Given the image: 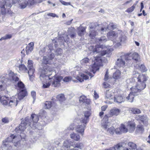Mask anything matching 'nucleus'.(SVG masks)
<instances>
[{"label":"nucleus","instance_id":"obj_43","mask_svg":"<svg viewBox=\"0 0 150 150\" xmlns=\"http://www.w3.org/2000/svg\"><path fill=\"white\" fill-rule=\"evenodd\" d=\"M51 107V102L49 101H47L45 104L44 108L45 109H48Z\"/></svg>","mask_w":150,"mask_h":150},{"label":"nucleus","instance_id":"obj_48","mask_svg":"<svg viewBox=\"0 0 150 150\" xmlns=\"http://www.w3.org/2000/svg\"><path fill=\"white\" fill-rule=\"evenodd\" d=\"M35 71V69L34 68H30V69H29L28 71V73L29 75H30L34 74V73Z\"/></svg>","mask_w":150,"mask_h":150},{"label":"nucleus","instance_id":"obj_63","mask_svg":"<svg viewBox=\"0 0 150 150\" xmlns=\"http://www.w3.org/2000/svg\"><path fill=\"white\" fill-rule=\"evenodd\" d=\"M29 79L31 81H33L34 79V75H29Z\"/></svg>","mask_w":150,"mask_h":150},{"label":"nucleus","instance_id":"obj_41","mask_svg":"<svg viewBox=\"0 0 150 150\" xmlns=\"http://www.w3.org/2000/svg\"><path fill=\"white\" fill-rule=\"evenodd\" d=\"M29 1L27 2L25 0H23L22 2L20 3V6L21 8H25L27 6V3H28Z\"/></svg>","mask_w":150,"mask_h":150},{"label":"nucleus","instance_id":"obj_37","mask_svg":"<svg viewBox=\"0 0 150 150\" xmlns=\"http://www.w3.org/2000/svg\"><path fill=\"white\" fill-rule=\"evenodd\" d=\"M57 99L60 101L62 102L65 100L64 96L63 94L58 95L57 97Z\"/></svg>","mask_w":150,"mask_h":150},{"label":"nucleus","instance_id":"obj_27","mask_svg":"<svg viewBox=\"0 0 150 150\" xmlns=\"http://www.w3.org/2000/svg\"><path fill=\"white\" fill-rule=\"evenodd\" d=\"M70 138L75 141H79L80 139V137L78 134L73 132L70 134Z\"/></svg>","mask_w":150,"mask_h":150},{"label":"nucleus","instance_id":"obj_26","mask_svg":"<svg viewBox=\"0 0 150 150\" xmlns=\"http://www.w3.org/2000/svg\"><path fill=\"white\" fill-rule=\"evenodd\" d=\"M139 63H139H136V64H135V67H136V68L138 69H139L142 72L146 71L147 70V69L145 68V66L144 65L142 64H141L140 66Z\"/></svg>","mask_w":150,"mask_h":150},{"label":"nucleus","instance_id":"obj_59","mask_svg":"<svg viewBox=\"0 0 150 150\" xmlns=\"http://www.w3.org/2000/svg\"><path fill=\"white\" fill-rule=\"evenodd\" d=\"M137 128L139 130H140L142 131H143L144 130V129L142 125H139L137 127Z\"/></svg>","mask_w":150,"mask_h":150},{"label":"nucleus","instance_id":"obj_28","mask_svg":"<svg viewBox=\"0 0 150 150\" xmlns=\"http://www.w3.org/2000/svg\"><path fill=\"white\" fill-rule=\"evenodd\" d=\"M124 101V99L121 96H118L114 97V101L115 102L120 103Z\"/></svg>","mask_w":150,"mask_h":150},{"label":"nucleus","instance_id":"obj_33","mask_svg":"<svg viewBox=\"0 0 150 150\" xmlns=\"http://www.w3.org/2000/svg\"><path fill=\"white\" fill-rule=\"evenodd\" d=\"M71 146H72L73 147H75L81 149L83 147V144L81 143H78L75 144V142H73L72 143Z\"/></svg>","mask_w":150,"mask_h":150},{"label":"nucleus","instance_id":"obj_35","mask_svg":"<svg viewBox=\"0 0 150 150\" xmlns=\"http://www.w3.org/2000/svg\"><path fill=\"white\" fill-rule=\"evenodd\" d=\"M39 114V116L42 119L45 118L47 115L46 112L43 110H40Z\"/></svg>","mask_w":150,"mask_h":150},{"label":"nucleus","instance_id":"obj_60","mask_svg":"<svg viewBox=\"0 0 150 150\" xmlns=\"http://www.w3.org/2000/svg\"><path fill=\"white\" fill-rule=\"evenodd\" d=\"M108 71H106V74L105 75L104 80L105 81H107L108 79Z\"/></svg>","mask_w":150,"mask_h":150},{"label":"nucleus","instance_id":"obj_62","mask_svg":"<svg viewBox=\"0 0 150 150\" xmlns=\"http://www.w3.org/2000/svg\"><path fill=\"white\" fill-rule=\"evenodd\" d=\"M110 85L107 83L104 82L103 83V86L104 88H108Z\"/></svg>","mask_w":150,"mask_h":150},{"label":"nucleus","instance_id":"obj_12","mask_svg":"<svg viewBox=\"0 0 150 150\" xmlns=\"http://www.w3.org/2000/svg\"><path fill=\"white\" fill-rule=\"evenodd\" d=\"M102 61V60L100 56L97 57L96 56L94 57V62L92 66L91 70V71L93 73H95L96 71L98 70L99 69V66L100 64V63Z\"/></svg>","mask_w":150,"mask_h":150},{"label":"nucleus","instance_id":"obj_3","mask_svg":"<svg viewBox=\"0 0 150 150\" xmlns=\"http://www.w3.org/2000/svg\"><path fill=\"white\" fill-rule=\"evenodd\" d=\"M9 76V79L15 83L16 87L17 89L20 91L19 92L18 96L19 100H21L25 97L26 94V92L25 89V85L21 81H19V78L17 77L16 75L13 73H10L8 74Z\"/></svg>","mask_w":150,"mask_h":150},{"label":"nucleus","instance_id":"obj_51","mask_svg":"<svg viewBox=\"0 0 150 150\" xmlns=\"http://www.w3.org/2000/svg\"><path fill=\"white\" fill-rule=\"evenodd\" d=\"M100 42H105L107 41L106 38L105 36H103L101 37L99 39Z\"/></svg>","mask_w":150,"mask_h":150},{"label":"nucleus","instance_id":"obj_5","mask_svg":"<svg viewBox=\"0 0 150 150\" xmlns=\"http://www.w3.org/2000/svg\"><path fill=\"white\" fill-rule=\"evenodd\" d=\"M111 123L108 122V117L105 115L104 117L101 124L102 128L107 132L108 134L113 135L115 132V128L111 127Z\"/></svg>","mask_w":150,"mask_h":150},{"label":"nucleus","instance_id":"obj_15","mask_svg":"<svg viewBox=\"0 0 150 150\" xmlns=\"http://www.w3.org/2000/svg\"><path fill=\"white\" fill-rule=\"evenodd\" d=\"M18 96H13L10 98H9V106L11 107H16L18 104V100L17 99V97Z\"/></svg>","mask_w":150,"mask_h":150},{"label":"nucleus","instance_id":"obj_42","mask_svg":"<svg viewBox=\"0 0 150 150\" xmlns=\"http://www.w3.org/2000/svg\"><path fill=\"white\" fill-rule=\"evenodd\" d=\"M12 37V35L11 34H7L6 35L1 38L0 39V40H6L8 39H9L11 38Z\"/></svg>","mask_w":150,"mask_h":150},{"label":"nucleus","instance_id":"obj_55","mask_svg":"<svg viewBox=\"0 0 150 150\" xmlns=\"http://www.w3.org/2000/svg\"><path fill=\"white\" fill-rule=\"evenodd\" d=\"M47 15L48 16H50L53 17H57L58 18V16L57 15H56L55 13H48L47 14Z\"/></svg>","mask_w":150,"mask_h":150},{"label":"nucleus","instance_id":"obj_13","mask_svg":"<svg viewBox=\"0 0 150 150\" xmlns=\"http://www.w3.org/2000/svg\"><path fill=\"white\" fill-rule=\"evenodd\" d=\"M89 76L91 78L93 76H91V74L88 71H86L84 73L79 74L76 77V79L79 82H81L84 81V80H86L89 79Z\"/></svg>","mask_w":150,"mask_h":150},{"label":"nucleus","instance_id":"obj_30","mask_svg":"<svg viewBox=\"0 0 150 150\" xmlns=\"http://www.w3.org/2000/svg\"><path fill=\"white\" fill-rule=\"evenodd\" d=\"M137 120H141L143 123L147 121V117L146 116H141L140 115H137L136 117Z\"/></svg>","mask_w":150,"mask_h":150},{"label":"nucleus","instance_id":"obj_21","mask_svg":"<svg viewBox=\"0 0 150 150\" xmlns=\"http://www.w3.org/2000/svg\"><path fill=\"white\" fill-rule=\"evenodd\" d=\"M85 117L82 118L81 121V123H85V124L88 122V117L90 116L91 113L90 111H86L84 112Z\"/></svg>","mask_w":150,"mask_h":150},{"label":"nucleus","instance_id":"obj_10","mask_svg":"<svg viewBox=\"0 0 150 150\" xmlns=\"http://www.w3.org/2000/svg\"><path fill=\"white\" fill-rule=\"evenodd\" d=\"M67 38L68 35H67L66 38L61 37L59 38H56L55 39L52 40V44L51 45L50 44L49 45L48 47V48L50 50V51L49 52V53L53 49V46H52L53 44H54V46L56 47L57 46V44L59 42V44H60L64 42V40L65 42L68 41V40H67Z\"/></svg>","mask_w":150,"mask_h":150},{"label":"nucleus","instance_id":"obj_40","mask_svg":"<svg viewBox=\"0 0 150 150\" xmlns=\"http://www.w3.org/2000/svg\"><path fill=\"white\" fill-rule=\"evenodd\" d=\"M131 111L133 114H139L141 113V110L137 108H132L131 109Z\"/></svg>","mask_w":150,"mask_h":150},{"label":"nucleus","instance_id":"obj_36","mask_svg":"<svg viewBox=\"0 0 150 150\" xmlns=\"http://www.w3.org/2000/svg\"><path fill=\"white\" fill-rule=\"evenodd\" d=\"M120 128L121 133H126L128 131V129L124 124H122Z\"/></svg>","mask_w":150,"mask_h":150},{"label":"nucleus","instance_id":"obj_2","mask_svg":"<svg viewBox=\"0 0 150 150\" xmlns=\"http://www.w3.org/2000/svg\"><path fill=\"white\" fill-rule=\"evenodd\" d=\"M50 56H48V58L46 56H44L42 61V62L45 64L42 69L40 70V78L41 80L44 79L46 80L45 81L43 82L42 88H49L51 84H52L51 79L49 77L52 74V71L53 69L48 66L47 64L52 63V60L54 58V54H49Z\"/></svg>","mask_w":150,"mask_h":150},{"label":"nucleus","instance_id":"obj_45","mask_svg":"<svg viewBox=\"0 0 150 150\" xmlns=\"http://www.w3.org/2000/svg\"><path fill=\"white\" fill-rule=\"evenodd\" d=\"M136 5V4H134L132 6L126 10L125 11L128 13L132 12L134 9Z\"/></svg>","mask_w":150,"mask_h":150},{"label":"nucleus","instance_id":"obj_4","mask_svg":"<svg viewBox=\"0 0 150 150\" xmlns=\"http://www.w3.org/2000/svg\"><path fill=\"white\" fill-rule=\"evenodd\" d=\"M108 38L112 41L113 42L115 43V46L116 47L120 46L122 42H123L126 39V37L125 35L119 34L114 31H110L107 34Z\"/></svg>","mask_w":150,"mask_h":150},{"label":"nucleus","instance_id":"obj_54","mask_svg":"<svg viewBox=\"0 0 150 150\" xmlns=\"http://www.w3.org/2000/svg\"><path fill=\"white\" fill-rule=\"evenodd\" d=\"M115 132L116 134H120L121 133V130L120 127L119 128H117L116 129H115Z\"/></svg>","mask_w":150,"mask_h":150},{"label":"nucleus","instance_id":"obj_20","mask_svg":"<svg viewBox=\"0 0 150 150\" xmlns=\"http://www.w3.org/2000/svg\"><path fill=\"white\" fill-rule=\"evenodd\" d=\"M79 101L80 103L82 105L83 104L88 105L90 103V100L84 96H81L80 97Z\"/></svg>","mask_w":150,"mask_h":150},{"label":"nucleus","instance_id":"obj_17","mask_svg":"<svg viewBox=\"0 0 150 150\" xmlns=\"http://www.w3.org/2000/svg\"><path fill=\"white\" fill-rule=\"evenodd\" d=\"M81 123L83 124L78 125L75 129L76 132L80 134L81 136H83L84 134L85 128L86 127V124L85 123Z\"/></svg>","mask_w":150,"mask_h":150},{"label":"nucleus","instance_id":"obj_52","mask_svg":"<svg viewBox=\"0 0 150 150\" xmlns=\"http://www.w3.org/2000/svg\"><path fill=\"white\" fill-rule=\"evenodd\" d=\"M45 51V48H43L39 52L40 55L42 56H43L45 54L44 53Z\"/></svg>","mask_w":150,"mask_h":150},{"label":"nucleus","instance_id":"obj_31","mask_svg":"<svg viewBox=\"0 0 150 150\" xmlns=\"http://www.w3.org/2000/svg\"><path fill=\"white\" fill-rule=\"evenodd\" d=\"M113 78L115 79H118L121 78V73L119 70H117L113 74Z\"/></svg>","mask_w":150,"mask_h":150},{"label":"nucleus","instance_id":"obj_18","mask_svg":"<svg viewBox=\"0 0 150 150\" xmlns=\"http://www.w3.org/2000/svg\"><path fill=\"white\" fill-rule=\"evenodd\" d=\"M128 130L129 132H133L135 128V125L134 122L132 121H128L126 124Z\"/></svg>","mask_w":150,"mask_h":150},{"label":"nucleus","instance_id":"obj_6","mask_svg":"<svg viewBox=\"0 0 150 150\" xmlns=\"http://www.w3.org/2000/svg\"><path fill=\"white\" fill-rule=\"evenodd\" d=\"M10 2L9 0H0V11L2 14L9 13V8L11 7Z\"/></svg>","mask_w":150,"mask_h":150},{"label":"nucleus","instance_id":"obj_46","mask_svg":"<svg viewBox=\"0 0 150 150\" xmlns=\"http://www.w3.org/2000/svg\"><path fill=\"white\" fill-rule=\"evenodd\" d=\"M89 61V59L87 58H85L81 61V63L82 65H85L88 63Z\"/></svg>","mask_w":150,"mask_h":150},{"label":"nucleus","instance_id":"obj_50","mask_svg":"<svg viewBox=\"0 0 150 150\" xmlns=\"http://www.w3.org/2000/svg\"><path fill=\"white\" fill-rule=\"evenodd\" d=\"M71 79H72L71 77L67 76L65 77L63 79V80L64 81L66 82H68L71 81Z\"/></svg>","mask_w":150,"mask_h":150},{"label":"nucleus","instance_id":"obj_64","mask_svg":"<svg viewBox=\"0 0 150 150\" xmlns=\"http://www.w3.org/2000/svg\"><path fill=\"white\" fill-rule=\"evenodd\" d=\"M107 108V106L105 105L101 107V110L102 111H105Z\"/></svg>","mask_w":150,"mask_h":150},{"label":"nucleus","instance_id":"obj_61","mask_svg":"<svg viewBox=\"0 0 150 150\" xmlns=\"http://www.w3.org/2000/svg\"><path fill=\"white\" fill-rule=\"evenodd\" d=\"M74 129V127L73 125H70L69 127H68L67 129L66 130L67 131H68L70 130H72Z\"/></svg>","mask_w":150,"mask_h":150},{"label":"nucleus","instance_id":"obj_39","mask_svg":"<svg viewBox=\"0 0 150 150\" xmlns=\"http://www.w3.org/2000/svg\"><path fill=\"white\" fill-rule=\"evenodd\" d=\"M125 144L124 143H120L115 145L114 147H115V149L120 150L122 147H123Z\"/></svg>","mask_w":150,"mask_h":150},{"label":"nucleus","instance_id":"obj_9","mask_svg":"<svg viewBox=\"0 0 150 150\" xmlns=\"http://www.w3.org/2000/svg\"><path fill=\"white\" fill-rule=\"evenodd\" d=\"M129 55L123 54L120 56L116 62V65L119 67H124L126 64L125 61L129 59Z\"/></svg>","mask_w":150,"mask_h":150},{"label":"nucleus","instance_id":"obj_29","mask_svg":"<svg viewBox=\"0 0 150 150\" xmlns=\"http://www.w3.org/2000/svg\"><path fill=\"white\" fill-rule=\"evenodd\" d=\"M4 78L3 77L0 81V91L4 90L6 87L5 85V82L4 80Z\"/></svg>","mask_w":150,"mask_h":150},{"label":"nucleus","instance_id":"obj_22","mask_svg":"<svg viewBox=\"0 0 150 150\" xmlns=\"http://www.w3.org/2000/svg\"><path fill=\"white\" fill-rule=\"evenodd\" d=\"M120 110L117 108H114L111 109L110 111V114L108 115H106L108 117H110L114 115L117 116L120 112Z\"/></svg>","mask_w":150,"mask_h":150},{"label":"nucleus","instance_id":"obj_34","mask_svg":"<svg viewBox=\"0 0 150 150\" xmlns=\"http://www.w3.org/2000/svg\"><path fill=\"white\" fill-rule=\"evenodd\" d=\"M102 48L101 46L100 47L99 45H97L96 46V48L93 50L94 53H100V52L102 51Z\"/></svg>","mask_w":150,"mask_h":150},{"label":"nucleus","instance_id":"obj_47","mask_svg":"<svg viewBox=\"0 0 150 150\" xmlns=\"http://www.w3.org/2000/svg\"><path fill=\"white\" fill-rule=\"evenodd\" d=\"M112 96V95L111 92H110L109 91H106L105 94V98H107L110 99Z\"/></svg>","mask_w":150,"mask_h":150},{"label":"nucleus","instance_id":"obj_24","mask_svg":"<svg viewBox=\"0 0 150 150\" xmlns=\"http://www.w3.org/2000/svg\"><path fill=\"white\" fill-rule=\"evenodd\" d=\"M9 98L6 97H1L0 99L1 103L4 106H9Z\"/></svg>","mask_w":150,"mask_h":150},{"label":"nucleus","instance_id":"obj_8","mask_svg":"<svg viewBox=\"0 0 150 150\" xmlns=\"http://www.w3.org/2000/svg\"><path fill=\"white\" fill-rule=\"evenodd\" d=\"M98 26H95L94 24L92 23L91 24V26H90L89 29V36L90 37L92 38L93 37H94L97 35L98 33L97 32V31L100 32V34H102L103 32L106 31L107 30L106 28H102L100 30H98Z\"/></svg>","mask_w":150,"mask_h":150},{"label":"nucleus","instance_id":"obj_14","mask_svg":"<svg viewBox=\"0 0 150 150\" xmlns=\"http://www.w3.org/2000/svg\"><path fill=\"white\" fill-rule=\"evenodd\" d=\"M62 77L60 76L54 75L50 78L52 83V86L54 87L59 86L60 85V82L62 79Z\"/></svg>","mask_w":150,"mask_h":150},{"label":"nucleus","instance_id":"obj_58","mask_svg":"<svg viewBox=\"0 0 150 150\" xmlns=\"http://www.w3.org/2000/svg\"><path fill=\"white\" fill-rule=\"evenodd\" d=\"M62 50L61 48H59L57 49L56 51V53L57 55H60L62 53Z\"/></svg>","mask_w":150,"mask_h":150},{"label":"nucleus","instance_id":"obj_7","mask_svg":"<svg viewBox=\"0 0 150 150\" xmlns=\"http://www.w3.org/2000/svg\"><path fill=\"white\" fill-rule=\"evenodd\" d=\"M30 121H31V120H29L28 117H26L25 120L21 121L20 125L16 128L15 131L21 133L25 129L27 126H30L31 127V125H33L31 124L32 123Z\"/></svg>","mask_w":150,"mask_h":150},{"label":"nucleus","instance_id":"obj_25","mask_svg":"<svg viewBox=\"0 0 150 150\" xmlns=\"http://www.w3.org/2000/svg\"><path fill=\"white\" fill-rule=\"evenodd\" d=\"M132 59L136 63H139L140 61L139 54L137 52L133 53L132 55Z\"/></svg>","mask_w":150,"mask_h":150},{"label":"nucleus","instance_id":"obj_38","mask_svg":"<svg viewBox=\"0 0 150 150\" xmlns=\"http://www.w3.org/2000/svg\"><path fill=\"white\" fill-rule=\"evenodd\" d=\"M19 68L20 71L25 72L27 71V69L25 65L24 64L20 65L19 66Z\"/></svg>","mask_w":150,"mask_h":150},{"label":"nucleus","instance_id":"obj_11","mask_svg":"<svg viewBox=\"0 0 150 150\" xmlns=\"http://www.w3.org/2000/svg\"><path fill=\"white\" fill-rule=\"evenodd\" d=\"M29 120H31V121H30V122L32 123V125H31V127L33 129H35L36 128H38L39 130L41 129H42V126L40 125V126H37L36 127V125L37 124L39 120V119L38 116L37 115L34 114L31 115V117L29 118Z\"/></svg>","mask_w":150,"mask_h":150},{"label":"nucleus","instance_id":"obj_49","mask_svg":"<svg viewBox=\"0 0 150 150\" xmlns=\"http://www.w3.org/2000/svg\"><path fill=\"white\" fill-rule=\"evenodd\" d=\"M59 1L64 5L65 6H68V5H71V4L70 2H67L65 1H63L62 0H60ZM71 6H72V5H71Z\"/></svg>","mask_w":150,"mask_h":150},{"label":"nucleus","instance_id":"obj_57","mask_svg":"<svg viewBox=\"0 0 150 150\" xmlns=\"http://www.w3.org/2000/svg\"><path fill=\"white\" fill-rule=\"evenodd\" d=\"M31 96L33 97L34 101L35 100L36 98V93L34 91H32L31 92Z\"/></svg>","mask_w":150,"mask_h":150},{"label":"nucleus","instance_id":"obj_53","mask_svg":"<svg viewBox=\"0 0 150 150\" xmlns=\"http://www.w3.org/2000/svg\"><path fill=\"white\" fill-rule=\"evenodd\" d=\"M2 121L5 123H7L9 122V120L8 118L4 117L2 119Z\"/></svg>","mask_w":150,"mask_h":150},{"label":"nucleus","instance_id":"obj_32","mask_svg":"<svg viewBox=\"0 0 150 150\" xmlns=\"http://www.w3.org/2000/svg\"><path fill=\"white\" fill-rule=\"evenodd\" d=\"M78 30V34L79 36H81L84 35V32L85 31V29L84 28L79 27Z\"/></svg>","mask_w":150,"mask_h":150},{"label":"nucleus","instance_id":"obj_19","mask_svg":"<svg viewBox=\"0 0 150 150\" xmlns=\"http://www.w3.org/2000/svg\"><path fill=\"white\" fill-rule=\"evenodd\" d=\"M71 144L69 141L66 140L64 142L63 144V149L64 150H79L77 148L74 147L73 149L72 146H70Z\"/></svg>","mask_w":150,"mask_h":150},{"label":"nucleus","instance_id":"obj_44","mask_svg":"<svg viewBox=\"0 0 150 150\" xmlns=\"http://www.w3.org/2000/svg\"><path fill=\"white\" fill-rule=\"evenodd\" d=\"M128 144V146L130 147L132 149H135L137 148L136 144L133 142H129Z\"/></svg>","mask_w":150,"mask_h":150},{"label":"nucleus","instance_id":"obj_56","mask_svg":"<svg viewBox=\"0 0 150 150\" xmlns=\"http://www.w3.org/2000/svg\"><path fill=\"white\" fill-rule=\"evenodd\" d=\"M108 27H111V29H113L115 28H116L117 26L116 25L114 24L113 23H111L109 24Z\"/></svg>","mask_w":150,"mask_h":150},{"label":"nucleus","instance_id":"obj_16","mask_svg":"<svg viewBox=\"0 0 150 150\" xmlns=\"http://www.w3.org/2000/svg\"><path fill=\"white\" fill-rule=\"evenodd\" d=\"M15 139H16V137L13 134L11 135L10 137L3 141V145L6 146H8V143H11L12 141L14 142Z\"/></svg>","mask_w":150,"mask_h":150},{"label":"nucleus","instance_id":"obj_23","mask_svg":"<svg viewBox=\"0 0 150 150\" xmlns=\"http://www.w3.org/2000/svg\"><path fill=\"white\" fill-rule=\"evenodd\" d=\"M34 45V43L32 42L29 43L25 49L27 54H29L33 50Z\"/></svg>","mask_w":150,"mask_h":150},{"label":"nucleus","instance_id":"obj_1","mask_svg":"<svg viewBox=\"0 0 150 150\" xmlns=\"http://www.w3.org/2000/svg\"><path fill=\"white\" fill-rule=\"evenodd\" d=\"M147 80V77L145 75L136 71L133 72V77L127 80V82H130L129 84L133 86L130 88L131 92L126 98L127 100L131 102L133 101L134 96L145 88Z\"/></svg>","mask_w":150,"mask_h":150}]
</instances>
